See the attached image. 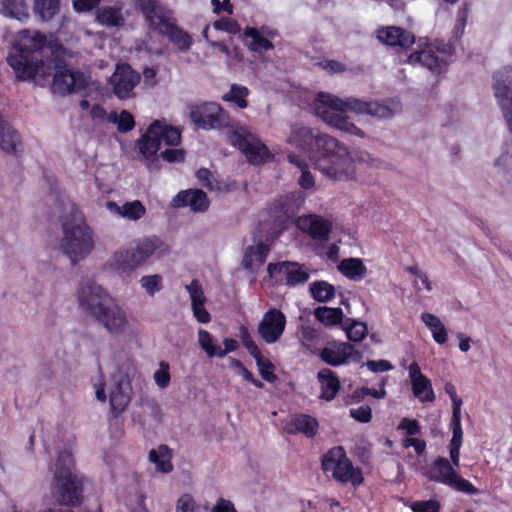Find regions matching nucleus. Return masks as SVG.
Listing matches in <instances>:
<instances>
[{
    "mask_svg": "<svg viewBox=\"0 0 512 512\" xmlns=\"http://www.w3.org/2000/svg\"><path fill=\"white\" fill-rule=\"evenodd\" d=\"M140 283L150 296H153L156 292H159L163 287L162 276L159 274L143 276L140 279Z\"/></svg>",
    "mask_w": 512,
    "mask_h": 512,
    "instance_id": "nucleus-47",
    "label": "nucleus"
},
{
    "mask_svg": "<svg viewBox=\"0 0 512 512\" xmlns=\"http://www.w3.org/2000/svg\"><path fill=\"white\" fill-rule=\"evenodd\" d=\"M492 89L503 118L512 134V67L505 66L493 74Z\"/></svg>",
    "mask_w": 512,
    "mask_h": 512,
    "instance_id": "nucleus-12",
    "label": "nucleus"
},
{
    "mask_svg": "<svg viewBox=\"0 0 512 512\" xmlns=\"http://www.w3.org/2000/svg\"><path fill=\"white\" fill-rule=\"evenodd\" d=\"M320 358L328 365L337 367L349 360L359 363L363 354L354 345L348 342L335 343L333 346L324 347L320 352Z\"/></svg>",
    "mask_w": 512,
    "mask_h": 512,
    "instance_id": "nucleus-17",
    "label": "nucleus"
},
{
    "mask_svg": "<svg viewBox=\"0 0 512 512\" xmlns=\"http://www.w3.org/2000/svg\"><path fill=\"white\" fill-rule=\"evenodd\" d=\"M315 318L325 326H334L340 324L343 319V311L341 308H331L320 306L314 310Z\"/></svg>",
    "mask_w": 512,
    "mask_h": 512,
    "instance_id": "nucleus-39",
    "label": "nucleus"
},
{
    "mask_svg": "<svg viewBox=\"0 0 512 512\" xmlns=\"http://www.w3.org/2000/svg\"><path fill=\"white\" fill-rule=\"evenodd\" d=\"M318 381L321 384L320 398L326 401H332L340 390V381L336 374L328 368L318 372Z\"/></svg>",
    "mask_w": 512,
    "mask_h": 512,
    "instance_id": "nucleus-28",
    "label": "nucleus"
},
{
    "mask_svg": "<svg viewBox=\"0 0 512 512\" xmlns=\"http://www.w3.org/2000/svg\"><path fill=\"white\" fill-rule=\"evenodd\" d=\"M191 298V306L195 319L202 324L211 321V315L205 308L206 297L200 282L193 279L190 284L185 286Z\"/></svg>",
    "mask_w": 512,
    "mask_h": 512,
    "instance_id": "nucleus-23",
    "label": "nucleus"
},
{
    "mask_svg": "<svg viewBox=\"0 0 512 512\" xmlns=\"http://www.w3.org/2000/svg\"><path fill=\"white\" fill-rule=\"evenodd\" d=\"M309 291L311 297L319 303L331 301L335 297L336 293L334 285L324 280L312 282L309 286Z\"/></svg>",
    "mask_w": 512,
    "mask_h": 512,
    "instance_id": "nucleus-38",
    "label": "nucleus"
},
{
    "mask_svg": "<svg viewBox=\"0 0 512 512\" xmlns=\"http://www.w3.org/2000/svg\"><path fill=\"white\" fill-rule=\"evenodd\" d=\"M367 334V326L362 322H354L346 329L347 338L353 342H360Z\"/></svg>",
    "mask_w": 512,
    "mask_h": 512,
    "instance_id": "nucleus-52",
    "label": "nucleus"
},
{
    "mask_svg": "<svg viewBox=\"0 0 512 512\" xmlns=\"http://www.w3.org/2000/svg\"><path fill=\"white\" fill-rule=\"evenodd\" d=\"M239 336L242 341L243 346L248 350L249 354L254 357V355H258L261 353L259 347L252 339L248 328L244 325H241L239 328Z\"/></svg>",
    "mask_w": 512,
    "mask_h": 512,
    "instance_id": "nucleus-50",
    "label": "nucleus"
},
{
    "mask_svg": "<svg viewBox=\"0 0 512 512\" xmlns=\"http://www.w3.org/2000/svg\"><path fill=\"white\" fill-rule=\"evenodd\" d=\"M367 368L374 373L390 371L394 368L390 361L385 359L368 360L366 362Z\"/></svg>",
    "mask_w": 512,
    "mask_h": 512,
    "instance_id": "nucleus-60",
    "label": "nucleus"
},
{
    "mask_svg": "<svg viewBox=\"0 0 512 512\" xmlns=\"http://www.w3.org/2000/svg\"><path fill=\"white\" fill-rule=\"evenodd\" d=\"M339 272L346 278L358 281L367 273V267L360 258H346L338 265Z\"/></svg>",
    "mask_w": 512,
    "mask_h": 512,
    "instance_id": "nucleus-32",
    "label": "nucleus"
},
{
    "mask_svg": "<svg viewBox=\"0 0 512 512\" xmlns=\"http://www.w3.org/2000/svg\"><path fill=\"white\" fill-rule=\"evenodd\" d=\"M168 247L156 236L145 237L129 248H119L109 260V266L119 274L131 275L153 255H164Z\"/></svg>",
    "mask_w": 512,
    "mask_h": 512,
    "instance_id": "nucleus-6",
    "label": "nucleus"
},
{
    "mask_svg": "<svg viewBox=\"0 0 512 512\" xmlns=\"http://www.w3.org/2000/svg\"><path fill=\"white\" fill-rule=\"evenodd\" d=\"M270 215L279 222H284L295 215L294 201L288 196H281L270 206Z\"/></svg>",
    "mask_w": 512,
    "mask_h": 512,
    "instance_id": "nucleus-33",
    "label": "nucleus"
},
{
    "mask_svg": "<svg viewBox=\"0 0 512 512\" xmlns=\"http://www.w3.org/2000/svg\"><path fill=\"white\" fill-rule=\"evenodd\" d=\"M47 37L40 31L22 30L19 32L13 51L7 56V63L20 81L32 80L44 67L43 49Z\"/></svg>",
    "mask_w": 512,
    "mask_h": 512,
    "instance_id": "nucleus-4",
    "label": "nucleus"
},
{
    "mask_svg": "<svg viewBox=\"0 0 512 512\" xmlns=\"http://www.w3.org/2000/svg\"><path fill=\"white\" fill-rule=\"evenodd\" d=\"M176 512H194V500L189 494H184L179 498Z\"/></svg>",
    "mask_w": 512,
    "mask_h": 512,
    "instance_id": "nucleus-63",
    "label": "nucleus"
},
{
    "mask_svg": "<svg viewBox=\"0 0 512 512\" xmlns=\"http://www.w3.org/2000/svg\"><path fill=\"white\" fill-rule=\"evenodd\" d=\"M318 430V420L315 417L304 413L291 415L284 426V431L287 434H303L307 438L315 437L318 433Z\"/></svg>",
    "mask_w": 512,
    "mask_h": 512,
    "instance_id": "nucleus-20",
    "label": "nucleus"
},
{
    "mask_svg": "<svg viewBox=\"0 0 512 512\" xmlns=\"http://www.w3.org/2000/svg\"><path fill=\"white\" fill-rule=\"evenodd\" d=\"M424 476L430 481L447 485L468 495L478 493V489L470 481L457 474L452 464L445 457H437L424 472Z\"/></svg>",
    "mask_w": 512,
    "mask_h": 512,
    "instance_id": "nucleus-10",
    "label": "nucleus"
},
{
    "mask_svg": "<svg viewBox=\"0 0 512 512\" xmlns=\"http://www.w3.org/2000/svg\"><path fill=\"white\" fill-rule=\"evenodd\" d=\"M289 161L295 164L301 170V176L298 179L299 186L304 190L313 188L315 185V179L312 173L309 171L307 163L295 155H290Z\"/></svg>",
    "mask_w": 512,
    "mask_h": 512,
    "instance_id": "nucleus-42",
    "label": "nucleus"
},
{
    "mask_svg": "<svg viewBox=\"0 0 512 512\" xmlns=\"http://www.w3.org/2000/svg\"><path fill=\"white\" fill-rule=\"evenodd\" d=\"M78 301L83 310L90 313L111 333H119L125 327L124 312L94 280L81 281L78 289Z\"/></svg>",
    "mask_w": 512,
    "mask_h": 512,
    "instance_id": "nucleus-3",
    "label": "nucleus"
},
{
    "mask_svg": "<svg viewBox=\"0 0 512 512\" xmlns=\"http://www.w3.org/2000/svg\"><path fill=\"white\" fill-rule=\"evenodd\" d=\"M253 358L256 361V365L258 367L259 374L261 375L262 379L269 383H274L277 380V376L274 373L275 367L273 363L268 359H264L262 353L254 355Z\"/></svg>",
    "mask_w": 512,
    "mask_h": 512,
    "instance_id": "nucleus-45",
    "label": "nucleus"
},
{
    "mask_svg": "<svg viewBox=\"0 0 512 512\" xmlns=\"http://www.w3.org/2000/svg\"><path fill=\"white\" fill-rule=\"evenodd\" d=\"M171 458V450L167 445H160L158 449H152L149 452V460L155 464L156 470L161 473H169L173 470Z\"/></svg>",
    "mask_w": 512,
    "mask_h": 512,
    "instance_id": "nucleus-34",
    "label": "nucleus"
},
{
    "mask_svg": "<svg viewBox=\"0 0 512 512\" xmlns=\"http://www.w3.org/2000/svg\"><path fill=\"white\" fill-rule=\"evenodd\" d=\"M159 157L168 163H181L185 161V151L183 149L169 148L162 151Z\"/></svg>",
    "mask_w": 512,
    "mask_h": 512,
    "instance_id": "nucleus-56",
    "label": "nucleus"
},
{
    "mask_svg": "<svg viewBox=\"0 0 512 512\" xmlns=\"http://www.w3.org/2000/svg\"><path fill=\"white\" fill-rule=\"evenodd\" d=\"M411 509L413 512H439L440 504L436 500L416 501Z\"/></svg>",
    "mask_w": 512,
    "mask_h": 512,
    "instance_id": "nucleus-58",
    "label": "nucleus"
},
{
    "mask_svg": "<svg viewBox=\"0 0 512 512\" xmlns=\"http://www.w3.org/2000/svg\"><path fill=\"white\" fill-rule=\"evenodd\" d=\"M242 39L245 46L253 53H263L275 48L274 44L267 37L262 35L256 27L247 26L243 30Z\"/></svg>",
    "mask_w": 512,
    "mask_h": 512,
    "instance_id": "nucleus-26",
    "label": "nucleus"
},
{
    "mask_svg": "<svg viewBox=\"0 0 512 512\" xmlns=\"http://www.w3.org/2000/svg\"><path fill=\"white\" fill-rule=\"evenodd\" d=\"M231 143L245 155L250 164L261 165L273 159V155L266 145L258 140H251L240 132L232 133Z\"/></svg>",
    "mask_w": 512,
    "mask_h": 512,
    "instance_id": "nucleus-15",
    "label": "nucleus"
},
{
    "mask_svg": "<svg viewBox=\"0 0 512 512\" xmlns=\"http://www.w3.org/2000/svg\"><path fill=\"white\" fill-rule=\"evenodd\" d=\"M198 338L201 348L209 357L217 356L218 345L213 343L212 335L208 331L200 329L198 332Z\"/></svg>",
    "mask_w": 512,
    "mask_h": 512,
    "instance_id": "nucleus-48",
    "label": "nucleus"
},
{
    "mask_svg": "<svg viewBox=\"0 0 512 512\" xmlns=\"http://www.w3.org/2000/svg\"><path fill=\"white\" fill-rule=\"evenodd\" d=\"M181 142V131L169 125L164 119L153 121L146 132L138 139L137 147L139 153L147 161L149 170L157 168L158 151L161 144L177 146Z\"/></svg>",
    "mask_w": 512,
    "mask_h": 512,
    "instance_id": "nucleus-7",
    "label": "nucleus"
},
{
    "mask_svg": "<svg viewBox=\"0 0 512 512\" xmlns=\"http://www.w3.org/2000/svg\"><path fill=\"white\" fill-rule=\"evenodd\" d=\"M269 252L270 245L264 242L247 246L242 259V266L246 270L252 269L254 265L260 267L265 263Z\"/></svg>",
    "mask_w": 512,
    "mask_h": 512,
    "instance_id": "nucleus-27",
    "label": "nucleus"
},
{
    "mask_svg": "<svg viewBox=\"0 0 512 512\" xmlns=\"http://www.w3.org/2000/svg\"><path fill=\"white\" fill-rule=\"evenodd\" d=\"M107 208L110 211L115 212L121 215L122 217L133 221L141 219L146 213L145 206L139 200L126 202L121 207L113 201H108Z\"/></svg>",
    "mask_w": 512,
    "mask_h": 512,
    "instance_id": "nucleus-29",
    "label": "nucleus"
},
{
    "mask_svg": "<svg viewBox=\"0 0 512 512\" xmlns=\"http://www.w3.org/2000/svg\"><path fill=\"white\" fill-rule=\"evenodd\" d=\"M63 237L60 248L72 265L85 259L94 248L93 231L75 204H70L69 214L62 218Z\"/></svg>",
    "mask_w": 512,
    "mask_h": 512,
    "instance_id": "nucleus-5",
    "label": "nucleus"
},
{
    "mask_svg": "<svg viewBox=\"0 0 512 512\" xmlns=\"http://www.w3.org/2000/svg\"><path fill=\"white\" fill-rule=\"evenodd\" d=\"M169 364L161 361L159 369L154 373V380L160 388H166L170 383Z\"/></svg>",
    "mask_w": 512,
    "mask_h": 512,
    "instance_id": "nucleus-54",
    "label": "nucleus"
},
{
    "mask_svg": "<svg viewBox=\"0 0 512 512\" xmlns=\"http://www.w3.org/2000/svg\"><path fill=\"white\" fill-rule=\"evenodd\" d=\"M199 183L209 190H219V182L215 179L213 173L207 168H200L196 172Z\"/></svg>",
    "mask_w": 512,
    "mask_h": 512,
    "instance_id": "nucleus-49",
    "label": "nucleus"
},
{
    "mask_svg": "<svg viewBox=\"0 0 512 512\" xmlns=\"http://www.w3.org/2000/svg\"><path fill=\"white\" fill-rule=\"evenodd\" d=\"M137 78L133 75V71L129 67L120 69L112 77L113 92L120 99H126L130 96L133 91Z\"/></svg>",
    "mask_w": 512,
    "mask_h": 512,
    "instance_id": "nucleus-25",
    "label": "nucleus"
},
{
    "mask_svg": "<svg viewBox=\"0 0 512 512\" xmlns=\"http://www.w3.org/2000/svg\"><path fill=\"white\" fill-rule=\"evenodd\" d=\"M286 317L276 308L269 309L258 325V334L268 344L276 343L284 333Z\"/></svg>",
    "mask_w": 512,
    "mask_h": 512,
    "instance_id": "nucleus-18",
    "label": "nucleus"
},
{
    "mask_svg": "<svg viewBox=\"0 0 512 512\" xmlns=\"http://www.w3.org/2000/svg\"><path fill=\"white\" fill-rule=\"evenodd\" d=\"M319 65L330 74L342 73L346 70L345 64L337 60H325L320 62Z\"/></svg>",
    "mask_w": 512,
    "mask_h": 512,
    "instance_id": "nucleus-62",
    "label": "nucleus"
},
{
    "mask_svg": "<svg viewBox=\"0 0 512 512\" xmlns=\"http://www.w3.org/2000/svg\"><path fill=\"white\" fill-rule=\"evenodd\" d=\"M323 473L338 483H350L354 488L364 483L361 468L355 467L342 446L328 449L321 457Z\"/></svg>",
    "mask_w": 512,
    "mask_h": 512,
    "instance_id": "nucleus-9",
    "label": "nucleus"
},
{
    "mask_svg": "<svg viewBox=\"0 0 512 512\" xmlns=\"http://www.w3.org/2000/svg\"><path fill=\"white\" fill-rule=\"evenodd\" d=\"M299 226L312 239L327 241L332 230V223L319 215H308L299 219Z\"/></svg>",
    "mask_w": 512,
    "mask_h": 512,
    "instance_id": "nucleus-22",
    "label": "nucleus"
},
{
    "mask_svg": "<svg viewBox=\"0 0 512 512\" xmlns=\"http://www.w3.org/2000/svg\"><path fill=\"white\" fill-rule=\"evenodd\" d=\"M408 61L411 64H421L430 71L437 73L440 72V69L444 64L443 59H440L438 55L431 50L413 52L409 55Z\"/></svg>",
    "mask_w": 512,
    "mask_h": 512,
    "instance_id": "nucleus-31",
    "label": "nucleus"
},
{
    "mask_svg": "<svg viewBox=\"0 0 512 512\" xmlns=\"http://www.w3.org/2000/svg\"><path fill=\"white\" fill-rule=\"evenodd\" d=\"M398 430H403L405 433L412 437L421 434V425L418 420L404 417L401 419Z\"/></svg>",
    "mask_w": 512,
    "mask_h": 512,
    "instance_id": "nucleus-55",
    "label": "nucleus"
},
{
    "mask_svg": "<svg viewBox=\"0 0 512 512\" xmlns=\"http://www.w3.org/2000/svg\"><path fill=\"white\" fill-rule=\"evenodd\" d=\"M293 139L297 146L309 153L314 168L326 178L334 181L355 178V162L347 147L336 138L317 129L300 127L294 131Z\"/></svg>",
    "mask_w": 512,
    "mask_h": 512,
    "instance_id": "nucleus-1",
    "label": "nucleus"
},
{
    "mask_svg": "<svg viewBox=\"0 0 512 512\" xmlns=\"http://www.w3.org/2000/svg\"><path fill=\"white\" fill-rule=\"evenodd\" d=\"M101 0H72L73 9L78 13L90 12L97 8Z\"/></svg>",
    "mask_w": 512,
    "mask_h": 512,
    "instance_id": "nucleus-59",
    "label": "nucleus"
},
{
    "mask_svg": "<svg viewBox=\"0 0 512 512\" xmlns=\"http://www.w3.org/2000/svg\"><path fill=\"white\" fill-rule=\"evenodd\" d=\"M315 114L328 125L342 132L363 138L364 132L349 120L347 112L371 115L377 118H391L395 111L385 103L363 101L355 97L345 99L333 94L319 92L314 100Z\"/></svg>",
    "mask_w": 512,
    "mask_h": 512,
    "instance_id": "nucleus-2",
    "label": "nucleus"
},
{
    "mask_svg": "<svg viewBox=\"0 0 512 512\" xmlns=\"http://www.w3.org/2000/svg\"><path fill=\"white\" fill-rule=\"evenodd\" d=\"M131 385L129 381L118 380L110 391V409L114 417H118L128 406L131 397Z\"/></svg>",
    "mask_w": 512,
    "mask_h": 512,
    "instance_id": "nucleus-24",
    "label": "nucleus"
},
{
    "mask_svg": "<svg viewBox=\"0 0 512 512\" xmlns=\"http://www.w3.org/2000/svg\"><path fill=\"white\" fill-rule=\"evenodd\" d=\"M0 13L20 22H26L30 16L25 0H0Z\"/></svg>",
    "mask_w": 512,
    "mask_h": 512,
    "instance_id": "nucleus-30",
    "label": "nucleus"
},
{
    "mask_svg": "<svg viewBox=\"0 0 512 512\" xmlns=\"http://www.w3.org/2000/svg\"><path fill=\"white\" fill-rule=\"evenodd\" d=\"M411 384L414 396L421 402H432L435 400L431 382L426 376L415 379Z\"/></svg>",
    "mask_w": 512,
    "mask_h": 512,
    "instance_id": "nucleus-41",
    "label": "nucleus"
},
{
    "mask_svg": "<svg viewBox=\"0 0 512 512\" xmlns=\"http://www.w3.org/2000/svg\"><path fill=\"white\" fill-rule=\"evenodd\" d=\"M267 272L276 282L285 283L289 287L304 284L309 279V273L304 265L293 261L269 263Z\"/></svg>",
    "mask_w": 512,
    "mask_h": 512,
    "instance_id": "nucleus-14",
    "label": "nucleus"
},
{
    "mask_svg": "<svg viewBox=\"0 0 512 512\" xmlns=\"http://www.w3.org/2000/svg\"><path fill=\"white\" fill-rule=\"evenodd\" d=\"M163 36H166L181 51L189 50L192 45L191 36L176 24L170 26V29Z\"/></svg>",
    "mask_w": 512,
    "mask_h": 512,
    "instance_id": "nucleus-40",
    "label": "nucleus"
},
{
    "mask_svg": "<svg viewBox=\"0 0 512 512\" xmlns=\"http://www.w3.org/2000/svg\"><path fill=\"white\" fill-rule=\"evenodd\" d=\"M73 457L68 451L58 454L54 480L57 482V501L61 505L78 506L83 500V482L72 473Z\"/></svg>",
    "mask_w": 512,
    "mask_h": 512,
    "instance_id": "nucleus-8",
    "label": "nucleus"
},
{
    "mask_svg": "<svg viewBox=\"0 0 512 512\" xmlns=\"http://www.w3.org/2000/svg\"><path fill=\"white\" fill-rule=\"evenodd\" d=\"M421 320L430 329L434 341L438 344H445L448 340L447 330L439 317L432 313H422Z\"/></svg>",
    "mask_w": 512,
    "mask_h": 512,
    "instance_id": "nucleus-35",
    "label": "nucleus"
},
{
    "mask_svg": "<svg viewBox=\"0 0 512 512\" xmlns=\"http://www.w3.org/2000/svg\"><path fill=\"white\" fill-rule=\"evenodd\" d=\"M350 416L361 423H368L372 419V410L368 405L350 409Z\"/></svg>",
    "mask_w": 512,
    "mask_h": 512,
    "instance_id": "nucleus-57",
    "label": "nucleus"
},
{
    "mask_svg": "<svg viewBox=\"0 0 512 512\" xmlns=\"http://www.w3.org/2000/svg\"><path fill=\"white\" fill-rule=\"evenodd\" d=\"M35 15L43 22L52 20L60 11V0H34Z\"/></svg>",
    "mask_w": 512,
    "mask_h": 512,
    "instance_id": "nucleus-37",
    "label": "nucleus"
},
{
    "mask_svg": "<svg viewBox=\"0 0 512 512\" xmlns=\"http://www.w3.org/2000/svg\"><path fill=\"white\" fill-rule=\"evenodd\" d=\"M450 428L452 430V439L449 444V448L460 450L463 441V429L461 424V416L452 417L450 422Z\"/></svg>",
    "mask_w": 512,
    "mask_h": 512,
    "instance_id": "nucleus-46",
    "label": "nucleus"
},
{
    "mask_svg": "<svg viewBox=\"0 0 512 512\" xmlns=\"http://www.w3.org/2000/svg\"><path fill=\"white\" fill-rule=\"evenodd\" d=\"M377 38L387 46L399 47L403 50L408 49L415 42L413 33L396 26L378 29Z\"/></svg>",
    "mask_w": 512,
    "mask_h": 512,
    "instance_id": "nucleus-21",
    "label": "nucleus"
},
{
    "mask_svg": "<svg viewBox=\"0 0 512 512\" xmlns=\"http://www.w3.org/2000/svg\"><path fill=\"white\" fill-rule=\"evenodd\" d=\"M190 120L203 130L223 129L230 126L231 119L218 103L205 102L190 107Z\"/></svg>",
    "mask_w": 512,
    "mask_h": 512,
    "instance_id": "nucleus-11",
    "label": "nucleus"
},
{
    "mask_svg": "<svg viewBox=\"0 0 512 512\" xmlns=\"http://www.w3.org/2000/svg\"><path fill=\"white\" fill-rule=\"evenodd\" d=\"M96 20L99 24L108 27H118L124 23L121 9L112 6L98 8L96 11Z\"/></svg>",
    "mask_w": 512,
    "mask_h": 512,
    "instance_id": "nucleus-36",
    "label": "nucleus"
},
{
    "mask_svg": "<svg viewBox=\"0 0 512 512\" xmlns=\"http://www.w3.org/2000/svg\"><path fill=\"white\" fill-rule=\"evenodd\" d=\"M139 6L151 30L164 35L176 23L168 17L169 11L158 4V0H140Z\"/></svg>",
    "mask_w": 512,
    "mask_h": 512,
    "instance_id": "nucleus-16",
    "label": "nucleus"
},
{
    "mask_svg": "<svg viewBox=\"0 0 512 512\" xmlns=\"http://www.w3.org/2000/svg\"><path fill=\"white\" fill-rule=\"evenodd\" d=\"M444 390L449 395L452 402V417L461 416L462 399L458 396L456 387L452 383L447 382Z\"/></svg>",
    "mask_w": 512,
    "mask_h": 512,
    "instance_id": "nucleus-51",
    "label": "nucleus"
},
{
    "mask_svg": "<svg viewBox=\"0 0 512 512\" xmlns=\"http://www.w3.org/2000/svg\"><path fill=\"white\" fill-rule=\"evenodd\" d=\"M404 448L413 447L417 455H422L426 450V441L415 437H406L402 440Z\"/></svg>",
    "mask_w": 512,
    "mask_h": 512,
    "instance_id": "nucleus-61",
    "label": "nucleus"
},
{
    "mask_svg": "<svg viewBox=\"0 0 512 512\" xmlns=\"http://www.w3.org/2000/svg\"><path fill=\"white\" fill-rule=\"evenodd\" d=\"M174 208L189 207L195 213H204L209 209L210 201L201 189H186L179 191L172 199Z\"/></svg>",
    "mask_w": 512,
    "mask_h": 512,
    "instance_id": "nucleus-19",
    "label": "nucleus"
},
{
    "mask_svg": "<svg viewBox=\"0 0 512 512\" xmlns=\"http://www.w3.org/2000/svg\"><path fill=\"white\" fill-rule=\"evenodd\" d=\"M110 120L117 124V129L121 133H127L135 126L134 117L127 110H122L119 115H117L116 112H112L110 114Z\"/></svg>",
    "mask_w": 512,
    "mask_h": 512,
    "instance_id": "nucleus-44",
    "label": "nucleus"
},
{
    "mask_svg": "<svg viewBox=\"0 0 512 512\" xmlns=\"http://www.w3.org/2000/svg\"><path fill=\"white\" fill-rule=\"evenodd\" d=\"M248 95L249 90L247 87L232 84L230 91L223 95L222 99L226 102L235 103L240 109H245L248 106L246 99Z\"/></svg>",
    "mask_w": 512,
    "mask_h": 512,
    "instance_id": "nucleus-43",
    "label": "nucleus"
},
{
    "mask_svg": "<svg viewBox=\"0 0 512 512\" xmlns=\"http://www.w3.org/2000/svg\"><path fill=\"white\" fill-rule=\"evenodd\" d=\"M55 68L56 72L51 84L53 93L66 96L81 91L88 86L85 74L79 70L69 69L63 60L57 61Z\"/></svg>",
    "mask_w": 512,
    "mask_h": 512,
    "instance_id": "nucleus-13",
    "label": "nucleus"
},
{
    "mask_svg": "<svg viewBox=\"0 0 512 512\" xmlns=\"http://www.w3.org/2000/svg\"><path fill=\"white\" fill-rule=\"evenodd\" d=\"M211 5L213 6V12L217 15L222 13L223 11L227 12L229 15H232L234 12L233 4L231 0H211Z\"/></svg>",
    "mask_w": 512,
    "mask_h": 512,
    "instance_id": "nucleus-64",
    "label": "nucleus"
},
{
    "mask_svg": "<svg viewBox=\"0 0 512 512\" xmlns=\"http://www.w3.org/2000/svg\"><path fill=\"white\" fill-rule=\"evenodd\" d=\"M213 27L219 31H225L230 34H237L241 28L239 23L231 18H221L213 23Z\"/></svg>",
    "mask_w": 512,
    "mask_h": 512,
    "instance_id": "nucleus-53",
    "label": "nucleus"
}]
</instances>
